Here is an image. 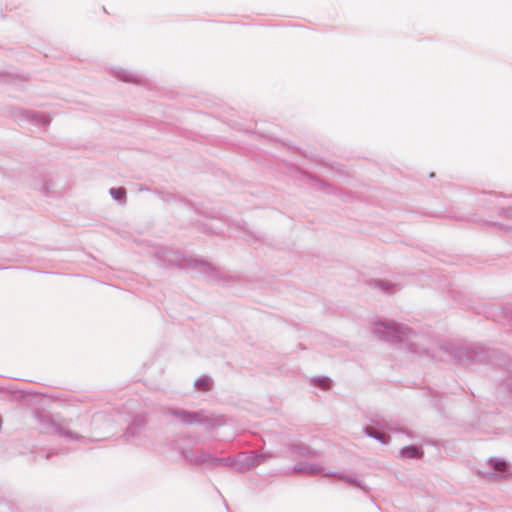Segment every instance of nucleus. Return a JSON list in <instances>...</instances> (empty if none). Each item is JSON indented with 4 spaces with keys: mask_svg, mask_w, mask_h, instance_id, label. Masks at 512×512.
<instances>
[{
    "mask_svg": "<svg viewBox=\"0 0 512 512\" xmlns=\"http://www.w3.org/2000/svg\"><path fill=\"white\" fill-rule=\"evenodd\" d=\"M495 469L497 471L504 472L506 470V463L505 462H496Z\"/></svg>",
    "mask_w": 512,
    "mask_h": 512,
    "instance_id": "7ed1b4c3",
    "label": "nucleus"
},
{
    "mask_svg": "<svg viewBox=\"0 0 512 512\" xmlns=\"http://www.w3.org/2000/svg\"><path fill=\"white\" fill-rule=\"evenodd\" d=\"M401 454L407 458H420L423 453L416 447H405L402 449Z\"/></svg>",
    "mask_w": 512,
    "mask_h": 512,
    "instance_id": "f257e3e1",
    "label": "nucleus"
},
{
    "mask_svg": "<svg viewBox=\"0 0 512 512\" xmlns=\"http://www.w3.org/2000/svg\"><path fill=\"white\" fill-rule=\"evenodd\" d=\"M296 469L299 472H304V473H308V474H312V475L320 474L322 471L321 468L314 466V465H310V466H306V467L297 466Z\"/></svg>",
    "mask_w": 512,
    "mask_h": 512,
    "instance_id": "f03ea898",
    "label": "nucleus"
},
{
    "mask_svg": "<svg viewBox=\"0 0 512 512\" xmlns=\"http://www.w3.org/2000/svg\"><path fill=\"white\" fill-rule=\"evenodd\" d=\"M112 193L114 194V196H115L116 198H120V197L124 194V191H123V190H121V189H118V190H116V191H112Z\"/></svg>",
    "mask_w": 512,
    "mask_h": 512,
    "instance_id": "20e7f679",
    "label": "nucleus"
}]
</instances>
